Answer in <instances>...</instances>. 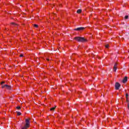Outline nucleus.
Returning <instances> with one entry per match:
<instances>
[{
    "instance_id": "f3484780",
    "label": "nucleus",
    "mask_w": 129,
    "mask_h": 129,
    "mask_svg": "<svg viewBox=\"0 0 129 129\" xmlns=\"http://www.w3.org/2000/svg\"><path fill=\"white\" fill-rule=\"evenodd\" d=\"M34 27H35V28H38V25L34 24Z\"/></svg>"
},
{
    "instance_id": "412c9836",
    "label": "nucleus",
    "mask_w": 129,
    "mask_h": 129,
    "mask_svg": "<svg viewBox=\"0 0 129 129\" xmlns=\"http://www.w3.org/2000/svg\"><path fill=\"white\" fill-rule=\"evenodd\" d=\"M127 107H129V103H127Z\"/></svg>"
},
{
    "instance_id": "2eb2a0df",
    "label": "nucleus",
    "mask_w": 129,
    "mask_h": 129,
    "mask_svg": "<svg viewBox=\"0 0 129 129\" xmlns=\"http://www.w3.org/2000/svg\"><path fill=\"white\" fill-rule=\"evenodd\" d=\"M4 83H5V82H1V85H2V86H3V85H3V84H4Z\"/></svg>"
},
{
    "instance_id": "6ab92c4d",
    "label": "nucleus",
    "mask_w": 129,
    "mask_h": 129,
    "mask_svg": "<svg viewBox=\"0 0 129 129\" xmlns=\"http://www.w3.org/2000/svg\"><path fill=\"white\" fill-rule=\"evenodd\" d=\"M126 102H128V98H126Z\"/></svg>"
},
{
    "instance_id": "ddd939ff",
    "label": "nucleus",
    "mask_w": 129,
    "mask_h": 129,
    "mask_svg": "<svg viewBox=\"0 0 129 129\" xmlns=\"http://www.w3.org/2000/svg\"><path fill=\"white\" fill-rule=\"evenodd\" d=\"M17 114H18V115H21V114H22V113H21L20 112H18Z\"/></svg>"
},
{
    "instance_id": "1a4fd4ad",
    "label": "nucleus",
    "mask_w": 129,
    "mask_h": 129,
    "mask_svg": "<svg viewBox=\"0 0 129 129\" xmlns=\"http://www.w3.org/2000/svg\"><path fill=\"white\" fill-rule=\"evenodd\" d=\"M124 19V20H127V19H128V16L127 15L125 16Z\"/></svg>"
},
{
    "instance_id": "6e6552de",
    "label": "nucleus",
    "mask_w": 129,
    "mask_h": 129,
    "mask_svg": "<svg viewBox=\"0 0 129 129\" xmlns=\"http://www.w3.org/2000/svg\"><path fill=\"white\" fill-rule=\"evenodd\" d=\"M55 108H56L55 107H52V108H50V110H51V111H53V110H55Z\"/></svg>"
},
{
    "instance_id": "5701e85b",
    "label": "nucleus",
    "mask_w": 129,
    "mask_h": 129,
    "mask_svg": "<svg viewBox=\"0 0 129 129\" xmlns=\"http://www.w3.org/2000/svg\"><path fill=\"white\" fill-rule=\"evenodd\" d=\"M32 1H34V0H32Z\"/></svg>"
},
{
    "instance_id": "f8f14e48",
    "label": "nucleus",
    "mask_w": 129,
    "mask_h": 129,
    "mask_svg": "<svg viewBox=\"0 0 129 129\" xmlns=\"http://www.w3.org/2000/svg\"><path fill=\"white\" fill-rule=\"evenodd\" d=\"M17 109H21V107L20 106H18L16 107Z\"/></svg>"
},
{
    "instance_id": "7ed1b4c3",
    "label": "nucleus",
    "mask_w": 129,
    "mask_h": 129,
    "mask_svg": "<svg viewBox=\"0 0 129 129\" xmlns=\"http://www.w3.org/2000/svg\"><path fill=\"white\" fill-rule=\"evenodd\" d=\"M2 88H6V89H8V90H11L12 87H11V86L8 85H4L2 86Z\"/></svg>"
},
{
    "instance_id": "4be33fe9",
    "label": "nucleus",
    "mask_w": 129,
    "mask_h": 129,
    "mask_svg": "<svg viewBox=\"0 0 129 129\" xmlns=\"http://www.w3.org/2000/svg\"><path fill=\"white\" fill-rule=\"evenodd\" d=\"M47 61H49V59L47 58Z\"/></svg>"
},
{
    "instance_id": "9b49d317",
    "label": "nucleus",
    "mask_w": 129,
    "mask_h": 129,
    "mask_svg": "<svg viewBox=\"0 0 129 129\" xmlns=\"http://www.w3.org/2000/svg\"><path fill=\"white\" fill-rule=\"evenodd\" d=\"M12 25H13V26H17V24H16V23H14V22H12Z\"/></svg>"
},
{
    "instance_id": "f03ea898",
    "label": "nucleus",
    "mask_w": 129,
    "mask_h": 129,
    "mask_svg": "<svg viewBox=\"0 0 129 129\" xmlns=\"http://www.w3.org/2000/svg\"><path fill=\"white\" fill-rule=\"evenodd\" d=\"M26 124L24 127H22V129H27L28 127H30V119H25Z\"/></svg>"
},
{
    "instance_id": "20e7f679",
    "label": "nucleus",
    "mask_w": 129,
    "mask_h": 129,
    "mask_svg": "<svg viewBox=\"0 0 129 129\" xmlns=\"http://www.w3.org/2000/svg\"><path fill=\"white\" fill-rule=\"evenodd\" d=\"M120 87V84L118 83H116L115 84V88L116 90H118Z\"/></svg>"
},
{
    "instance_id": "f257e3e1",
    "label": "nucleus",
    "mask_w": 129,
    "mask_h": 129,
    "mask_svg": "<svg viewBox=\"0 0 129 129\" xmlns=\"http://www.w3.org/2000/svg\"><path fill=\"white\" fill-rule=\"evenodd\" d=\"M74 40H76L78 42H81L82 43L86 41V39H85V38L81 37H75L74 38Z\"/></svg>"
},
{
    "instance_id": "aec40b11",
    "label": "nucleus",
    "mask_w": 129,
    "mask_h": 129,
    "mask_svg": "<svg viewBox=\"0 0 129 129\" xmlns=\"http://www.w3.org/2000/svg\"><path fill=\"white\" fill-rule=\"evenodd\" d=\"M20 57H24V55H23V54H20Z\"/></svg>"
},
{
    "instance_id": "4468645a",
    "label": "nucleus",
    "mask_w": 129,
    "mask_h": 129,
    "mask_svg": "<svg viewBox=\"0 0 129 129\" xmlns=\"http://www.w3.org/2000/svg\"><path fill=\"white\" fill-rule=\"evenodd\" d=\"M126 98H128V93L126 94Z\"/></svg>"
},
{
    "instance_id": "dca6fc26",
    "label": "nucleus",
    "mask_w": 129,
    "mask_h": 129,
    "mask_svg": "<svg viewBox=\"0 0 129 129\" xmlns=\"http://www.w3.org/2000/svg\"><path fill=\"white\" fill-rule=\"evenodd\" d=\"M109 45L108 44H106L105 46V48H108V47H109Z\"/></svg>"
},
{
    "instance_id": "39448f33",
    "label": "nucleus",
    "mask_w": 129,
    "mask_h": 129,
    "mask_svg": "<svg viewBox=\"0 0 129 129\" xmlns=\"http://www.w3.org/2000/svg\"><path fill=\"white\" fill-rule=\"evenodd\" d=\"M83 30H85V27H78L74 29V31H83Z\"/></svg>"
},
{
    "instance_id": "423d86ee",
    "label": "nucleus",
    "mask_w": 129,
    "mask_h": 129,
    "mask_svg": "<svg viewBox=\"0 0 129 129\" xmlns=\"http://www.w3.org/2000/svg\"><path fill=\"white\" fill-rule=\"evenodd\" d=\"M127 81V77H125L123 79L122 82L123 83H125Z\"/></svg>"
},
{
    "instance_id": "0eeeda50",
    "label": "nucleus",
    "mask_w": 129,
    "mask_h": 129,
    "mask_svg": "<svg viewBox=\"0 0 129 129\" xmlns=\"http://www.w3.org/2000/svg\"><path fill=\"white\" fill-rule=\"evenodd\" d=\"M82 10L81 9H79L77 11V14H80L82 13Z\"/></svg>"
},
{
    "instance_id": "9d476101",
    "label": "nucleus",
    "mask_w": 129,
    "mask_h": 129,
    "mask_svg": "<svg viewBox=\"0 0 129 129\" xmlns=\"http://www.w3.org/2000/svg\"><path fill=\"white\" fill-rule=\"evenodd\" d=\"M113 70L114 71H115V72L116 71V70H117V68L114 67H113Z\"/></svg>"
},
{
    "instance_id": "a211bd4d",
    "label": "nucleus",
    "mask_w": 129,
    "mask_h": 129,
    "mask_svg": "<svg viewBox=\"0 0 129 129\" xmlns=\"http://www.w3.org/2000/svg\"><path fill=\"white\" fill-rule=\"evenodd\" d=\"M117 66V63H115L114 67H116Z\"/></svg>"
}]
</instances>
